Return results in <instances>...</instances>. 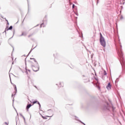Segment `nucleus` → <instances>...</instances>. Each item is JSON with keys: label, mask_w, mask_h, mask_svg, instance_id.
I'll return each instance as SVG.
<instances>
[{"label": "nucleus", "mask_w": 125, "mask_h": 125, "mask_svg": "<svg viewBox=\"0 0 125 125\" xmlns=\"http://www.w3.org/2000/svg\"><path fill=\"white\" fill-rule=\"evenodd\" d=\"M100 42H101V44L103 46V47H105V46H106V42H105V39H104V38L101 33H100Z\"/></svg>", "instance_id": "obj_1"}, {"label": "nucleus", "mask_w": 125, "mask_h": 125, "mask_svg": "<svg viewBox=\"0 0 125 125\" xmlns=\"http://www.w3.org/2000/svg\"><path fill=\"white\" fill-rule=\"evenodd\" d=\"M32 69L34 72H38L40 70V66H39V64H36V65H32Z\"/></svg>", "instance_id": "obj_2"}, {"label": "nucleus", "mask_w": 125, "mask_h": 125, "mask_svg": "<svg viewBox=\"0 0 125 125\" xmlns=\"http://www.w3.org/2000/svg\"><path fill=\"white\" fill-rule=\"evenodd\" d=\"M28 62L32 66H34V64H38V62L36 61V59H35V58H30Z\"/></svg>", "instance_id": "obj_3"}, {"label": "nucleus", "mask_w": 125, "mask_h": 125, "mask_svg": "<svg viewBox=\"0 0 125 125\" xmlns=\"http://www.w3.org/2000/svg\"><path fill=\"white\" fill-rule=\"evenodd\" d=\"M32 103L33 105H34V104H38L39 105V107H41V104L39 102H38V101H34Z\"/></svg>", "instance_id": "obj_4"}, {"label": "nucleus", "mask_w": 125, "mask_h": 125, "mask_svg": "<svg viewBox=\"0 0 125 125\" xmlns=\"http://www.w3.org/2000/svg\"><path fill=\"white\" fill-rule=\"evenodd\" d=\"M112 86V85H111V83H109L107 84V85L106 86V88L107 89H111V87Z\"/></svg>", "instance_id": "obj_5"}, {"label": "nucleus", "mask_w": 125, "mask_h": 125, "mask_svg": "<svg viewBox=\"0 0 125 125\" xmlns=\"http://www.w3.org/2000/svg\"><path fill=\"white\" fill-rule=\"evenodd\" d=\"M59 86L60 87H62L64 86V83H63V82H60L59 83Z\"/></svg>", "instance_id": "obj_6"}, {"label": "nucleus", "mask_w": 125, "mask_h": 125, "mask_svg": "<svg viewBox=\"0 0 125 125\" xmlns=\"http://www.w3.org/2000/svg\"><path fill=\"white\" fill-rule=\"evenodd\" d=\"M31 107H32V104H27L26 106V110H29V108H30Z\"/></svg>", "instance_id": "obj_7"}, {"label": "nucleus", "mask_w": 125, "mask_h": 125, "mask_svg": "<svg viewBox=\"0 0 125 125\" xmlns=\"http://www.w3.org/2000/svg\"><path fill=\"white\" fill-rule=\"evenodd\" d=\"M28 38H29L30 40H33V35L30 34L28 36Z\"/></svg>", "instance_id": "obj_8"}, {"label": "nucleus", "mask_w": 125, "mask_h": 125, "mask_svg": "<svg viewBox=\"0 0 125 125\" xmlns=\"http://www.w3.org/2000/svg\"><path fill=\"white\" fill-rule=\"evenodd\" d=\"M21 36H27V33L25 32H23L21 33Z\"/></svg>", "instance_id": "obj_9"}, {"label": "nucleus", "mask_w": 125, "mask_h": 125, "mask_svg": "<svg viewBox=\"0 0 125 125\" xmlns=\"http://www.w3.org/2000/svg\"><path fill=\"white\" fill-rule=\"evenodd\" d=\"M12 28H13L12 26H10L9 28L7 29V31H8V30H11Z\"/></svg>", "instance_id": "obj_10"}, {"label": "nucleus", "mask_w": 125, "mask_h": 125, "mask_svg": "<svg viewBox=\"0 0 125 125\" xmlns=\"http://www.w3.org/2000/svg\"><path fill=\"white\" fill-rule=\"evenodd\" d=\"M104 75H107V73H106V71H104Z\"/></svg>", "instance_id": "obj_11"}, {"label": "nucleus", "mask_w": 125, "mask_h": 125, "mask_svg": "<svg viewBox=\"0 0 125 125\" xmlns=\"http://www.w3.org/2000/svg\"><path fill=\"white\" fill-rule=\"evenodd\" d=\"M72 8H75V4H73Z\"/></svg>", "instance_id": "obj_12"}, {"label": "nucleus", "mask_w": 125, "mask_h": 125, "mask_svg": "<svg viewBox=\"0 0 125 125\" xmlns=\"http://www.w3.org/2000/svg\"><path fill=\"white\" fill-rule=\"evenodd\" d=\"M42 118H43V119L44 120L45 119H46L45 117H42Z\"/></svg>", "instance_id": "obj_13"}, {"label": "nucleus", "mask_w": 125, "mask_h": 125, "mask_svg": "<svg viewBox=\"0 0 125 125\" xmlns=\"http://www.w3.org/2000/svg\"><path fill=\"white\" fill-rule=\"evenodd\" d=\"M5 124H6L7 125H8V123H5Z\"/></svg>", "instance_id": "obj_14"}, {"label": "nucleus", "mask_w": 125, "mask_h": 125, "mask_svg": "<svg viewBox=\"0 0 125 125\" xmlns=\"http://www.w3.org/2000/svg\"><path fill=\"white\" fill-rule=\"evenodd\" d=\"M98 88H99V89H100V87L98 86Z\"/></svg>", "instance_id": "obj_15"}, {"label": "nucleus", "mask_w": 125, "mask_h": 125, "mask_svg": "<svg viewBox=\"0 0 125 125\" xmlns=\"http://www.w3.org/2000/svg\"><path fill=\"white\" fill-rule=\"evenodd\" d=\"M28 72H29V73H30V70H28Z\"/></svg>", "instance_id": "obj_16"}, {"label": "nucleus", "mask_w": 125, "mask_h": 125, "mask_svg": "<svg viewBox=\"0 0 125 125\" xmlns=\"http://www.w3.org/2000/svg\"><path fill=\"white\" fill-rule=\"evenodd\" d=\"M54 56H55V54H54Z\"/></svg>", "instance_id": "obj_17"}, {"label": "nucleus", "mask_w": 125, "mask_h": 125, "mask_svg": "<svg viewBox=\"0 0 125 125\" xmlns=\"http://www.w3.org/2000/svg\"><path fill=\"white\" fill-rule=\"evenodd\" d=\"M56 55H57V54H55Z\"/></svg>", "instance_id": "obj_18"}]
</instances>
